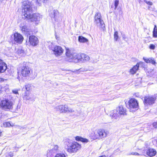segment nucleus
Returning a JSON list of instances; mask_svg holds the SVG:
<instances>
[{"mask_svg": "<svg viewBox=\"0 0 157 157\" xmlns=\"http://www.w3.org/2000/svg\"><path fill=\"white\" fill-rule=\"evenodd\" d=\"M22 14L25 18H27L31 21H39L41 18V16L38 13L32 14L33 11L32 4L28 1H24L22 6Z\"/></svg>", "mask_w": 157, "mask_h": 157, "instance_id": "f257e3e1", "label": "nucleus"}, {"mask_svg": "<svg viewBox=\"0 0 157 157\" xmlns=\"http://www.w3.org/2000/svg\"><path fill=\"white\" fill-rule=\"evenodd\" d=\"M67 57L70 59H72L75 63H77L81 61V59L86 61L90 60L89 57L84 54H79L69 50H67L66 53Z\"/></svg>", "mask_w": 157, "mask_h": 157, "instance_id": "f03ea898", "label": "nucleus"}, {"mask_svg": "<svg viewBox=\"0 0 157 157\" xmlns=\"http://www.w3.org/2000/svg\"><path fill=\"white\" fill-rule=\"evenodd\" d=\"M109 115L113 120L116 121L121 116L127 115L126 109L122 105L118 106L116 109L111 111Z\"/></svg>", "mask_w": 157, "mask_h": 157, "instance_id": "7ed1b4c3", "label": "nucleus"}, {"mask_svg": "<svg viewBox=\"0 0 157 157\" xmlns=\"http://www.w3.org/2000/svg\"><path fill=\"white\" fill-rule=\"evenodd\" d=\"M64 144L67 151L69 153L76 152L81 147V145L77 142L73 143L69 139H66L64 141Z\"/></svg>", "mask_w": 157, "mask_h": 157, "instance_id": "20e7f679", "label": "nucleus"}, {"mask_svg": "<svg viewBox=\"0 0 157 157\" xmlns=\"http://www.w3.org/2000/svg\"><path fill=\"white\" fill-rule=\"evenodd\" d=\"M19 72L22 77L28 78L30 76L32 72V70L28 66L23 64L21 66Z\"/></svg>", "mask_w": 157, "mask_h": 157, "instance_id": "39448f33", "label": "nucleus"}, {"mask_svg": "<svg viewBox=\"0 0 157 157\" xmlns=\"http://www.w3.org/2000/svg\"><path fill=\"white\" fill-rule=\"evenodd\" d=\"M108 133V132L104 129H99L94 133L93 138L94 139H102L106 137Z\"/></svg>", "mask_w": 157, "mask_h": 157, "instance_id": "423d86ee", "label": "nucleus"}, {"mask_svg": "<svg viewBox=\"0 0 157 157\" xmlns=\"http://www.w3.org/2000/svg\"><path fill=\"white\" fill-rule=\"evenodd\" d=\"M0 106L6 110L12 109L13 108V103L8 99L3 98L0 102Z\"/></svg>", "mask_w": 157, "mask_h": 157, "instance_id": "0eeeda50", "label": "nucleus"}, {"mask_svg": "<svg viewBox=\"0 0 157 157\" xmlns=\"http://www.w3.org/2000/svg\"><path fill=\"white\" fill-rule=\"evenodd\" d=\"M126 106L130 109V112H133L138 109V103L135 99L131 98L128 101V104H126Z\"/></svg>", "mask_w": 157, "mask_h": 157, "instance_id": "6e6552de", "label": "nucleus"}, {"mask_svg": "<svg viewBox=\"0 0 157 157\" xmlns=\"http://www.w3.org/2000/svg\"><path fill=\"white\" fill-rule=\"evenodd\" d=\"M49 47L52 50L53 54L56 56L61 55L63 52V50L61 47L58 46H54V45L52 43H51L50 45H49Z\"/></svg>", "mask_w": 157, "mask_h": 157, "instance_id": "1a4fd4ad", "label": "nucleus"}, {"mask_svg": "<svg viewBox=\"0 0 157 157\" xmlns=\"http://www.w3.org/2000/svg\"><path fill=\"white\" fill-rule=\"evenodd\" d=\"M56 109V111H59L60 113H72L74 112V110L72 109L69 108L66 105H60L57 106Z\"/></svg>", "mask_w": 157, "mask_h": 157, "instance_id": "9d476101", "label": "nucleus"}, {"mask_svg": "<svg viewBox=\"0 0 157 157\" xmlns=\"http://www.w3.org/2000/svg\"><path fill=\"white\" fill-rule=\"evenodd\" d=\"M156 99V97L155 96H146L144 98V102L145 106L151 105L155 103Z\"/></svg>", "mask_w": 157, "mask_h": 157, "instance_id": "9b49d317", "label": "nucleus"}, {"mask_svg": "<svg viewBox=\"0 0 157 157\" xmlns=\"http://www.w3.org/2000/svg\"><path fill=\"white\" fill-rule=\"evenodd\" d=\"M142 153L144 155L146 154L149 156L152 157L155 155L156 151L154 149L147 147L143 150Z\"/></svg>", "mask_w": 157, "mask_h": 157, "instance_id": "f8f14e48", "label": "nucleus"}, {"mask_svg": "<svg viewBox=\"0 0 157 157\" xmlns=\"http://www.w3.org/2000/svg\"><path fill=\"white\" fill-rule=\"evenodd\" d=\"M29 42L31 45L35 46L38 44L39 40L35 36L31 35L29 36Z\"/></svg>", "mask_w": 157, "mask_h": 157, "instance_id": "ddd939ff", "label": "nucleus"}, {"mask_svg": "<svg viewBox=\"0 0 157 157\" xmlns=\"http://www.w3.org/2000/svg\"><path fill=\"white\" fill-rule=\"evenodd\" d=\"M59 147L56 145H54L52 149L48 150L47 154V157H51L53 154L59 151Z\"/></svg>", "mask_w": 157, "mask_h": 157, "instance_id": "4468645a", "label": "nucleus"}, {"mask_svg": "<svg viewBox=\"0 0 157 157\" xmlns=\"http://www.w3.org/2000/svg\"><path fill=\"white\" fill-rule=\"evenodd\" d=\"M23 36L20 34L16 33L14 35V40L17 43H21L23 40Z\"/></svg>", "mask_w": 157, "mask_h": 157, "instance_id": "2eb2a0df", "label": "nucleus"}, {"mask_svg": "<svg viewBox=\"0 0 157 157\" xmlns=\"http://www.w3.org/2000/svg\"><path fill=\"white\" fill-rule=\"evenodd\" d=\"M143 63L142 62H140L134 66V67L131 69L130 70V72L132 74H135L139 69V67L140 66H142Z\"/></svg>", "mask_w": 157, "mask_h": 157, "instance_id": "dca6fc26", "label": "nucleus"}, {"mask_svg": "<svg viewBox=\"0 0 157 157\" xmlns=\"http://www.w3.org/2000/svg\"><path fill=\"white\" fill-rule=\"evenodd\" d=\"M6 69V64L2 60L0 59V73L4 72Z\"/></svg>", "mask_w": 157, "mask_h": 157, "instance_id": "f3484780", "label": "nucleus"}, {"mask_svg": "<svg viewBox=\"0 0 157 157\" xmlns=\"http://www.w3.org/2000/svg\"><path fill=\"white\" fill-rule=\"evenodd\" d=\"M58 12L57 10H53L50 14V16L52 19L53 18L54 20L56 21L58 20Z\"/></svg>", "mask_w": 157, "mask_h": 157, "instance_id": "a211bd4d", "label": "nucleus"}, {"mask_svg": "<svg viewBox=\"0 0 157 157\" xmlns=\"http://www.w3.org/2000/svg\"><path fill=\"white\" fill-rule=\"evenodd\" d=\"M34 87V86L31 84H28L25 85L23 87V89L25 90L26 92H27V93L29 94L30 91L32 90Z\"/></svg>", "mask_w": 157, "mask_h": 157, "instance_id": "6ab92c4d", "label": "nucleus"}, {"mask_svg": "<svg viewBox=\"0 0 157 157\" xmlns=\"http://www.w3.org/2000/svg\"><path fill=\"white\" fill-rule=\"evenodd\" d=\"M94 23L98 26H104L105 25L103 21L101 19L95 20Z\"/></svg>", "mask_w": 157, "mask_h": 157, "instance_id": "aec40b11", "label": "nucleus"}, {"mask_svg": "<svg viewBox=\"0 0 157 157\" xmlns=\"http://www.w3.org/2000/svg\"><path fill=\"white\" fill-rule=\"evenodd\" d=\"M75 140L77 141H81L83 143H87L89 140L86 138H82L81 136H77L75 137Z\"/></svg>", "mask_w": 157, "mask_h": 157, "instance_id": "412c9836", "label": "nucleus"}, {"mask_svg": "<svg viewBox=\"0 0 157 157\" xmlns=\"http://www.w3.org/2000/svg\"><path fill=\"white\" fill-rule=\"evenodd\" d=\"M78 41L81 43H85L88 42V40L82 36H79L78 37Z\"/></svg>", "mask_w": 157, "mask_h": 157, "instance_id": "4be33fe9", "label": "nucleus"}, {"mask_svg": "<svg viewBox=\"0 0 157 157\" xmlns=\"http://www.w3.org/2000/svg\"><path fill=\"white\" fill-rule=\"evenodd\" d=\"M29 29H28L27 26H22L21 30L22 32L26 34L27 35H29Z\"/></svg>", "mask_w": 157, "mask_h": 157, "instance_id": "5701e85b", "label": "nucleus"}, {"mask_svg": "<svg viewBox=\"0 0 157 157\" xmlns=\"http://www.w3.org/2000/svg\"><path fill=\"white\" fill-rule=\"evenodd\" d=\"M143 59L147 63H151L153 65H155L156 63V62L154 59L151 58L145 59L144 57Z\"/></svg>", "mask_w": 157, "mask_h": 157, "instance_id": "b1692460", "label": "nucleus"}, {"mask_svg": "<svg viewBox=\"0 0 157 157\" xmlns=\"http://www.w3.org/2000/svg\"><path fill=\"white\" fill-rule=\"evenodd\" d=\"M29 94H28V93H27V92H25L23 97V98L24 100L26 101L30 100L32 101L33 100V99L29 97Z\"/></svg>", "mask_w": 157, "mask_h": 157, "instance_id": "393cba45", "label": "nucleus"}, {"mask_svg": "<svg viewBox=\"0 0 157 157\" xmlns=\"http://www.w3.org/2000/svg\"><path fill=\"white\" fill-rule=\"evenodd\" d=\"M1 89L2 91H5L6 92H9V86L6 85L5 86H2L1 87Z\"/></svg>", "mask_w": 157, "mask_h": 157, "instance_id": "a878e982", "label": "nucleus"}, {"mask_svg": "<svg viewBox=\"0 0 157 157\" xmlns=\"http://www.w3.org/2000/svg\"><path fill=\"white\" fill-rule=\"evenodd\" d=\"M153 37H157V28L156 25H155L153 32Z\"/></svg>", "mask_w": 157, "mask_h": 157, "instance_id": "bb28decb", "label": "nucleus"}, {"mask_svg": "<svg viewBox=\"0 0 157 157\" xmlns=\"http://www.w3.org/2000/svg\"><path fill=\"white\" fill-rule=\"evenodd\" d=\"M101 13H100L98 12L95 15L94 17L95 20L100 19H101Z\"/></svg>", "mask_w": 157, "mask_h": 157, "instance_id": "cd10ccee", "label": "nucleus"}, {"mask_svg": "<svg viewBox=\"0 0 157 157\" xmlns=\"http://www.w3.org/2000/svg\"><path fill=\"white\" fill-rule=\"evenodd\" d=\"M88 70V69L86 68H81L77 71V73H79L80 72L86 71H87Z\"/></svg>", "mask_w": 157, "mask_h": 157, "instance_id": "c85d7f7f", "label": "nucleus"}, {"mask_svg": "<svg viewBox=\"0 0 157 157\" xmlns=\"http://www.w3.org/2000/svg\"><path fill=\"white\" fill-rule=\"evenodd\" d=\"M119 37L118 35L117 32H115L114 34V39L115 41H117L118 40Z\"/></svg>", "mask_w": 157, "mask_h": 157, "instance_id": "c756f323", "label": "nucleus"}, {"mask_svg": "<svg viewBox=\"0 0 157 157\" xmlns=\"http://www.w3.org/2000/svg\"><path fill=\"white\" fill-rule=\"evenodd\" d=\"M3 126L5 127H9L10 126H13V125L9 122H4L3 123Z\"/></svg>", "mask_w": 157, "mask_h": 157, "instance_id": "7c9ffc66", "label": "nucleus"}, {"mask_svg": "<svg viewBox=\"0 0 157 157\" xmlns=\"http://www.w3.org/2000/svg\"><path fill=\"white\" fill-rule=\"evenodd\" d=\"M55 157H66V156L64 154L60 153L56 154Z\"/></svg>", "mask_w": 157, "mask_h": 157, "instance_id": "2f4dec72", "label": "nucleus"}, {"mask_svg": "<svg viewBox=\"0 0 157 157\" xmlns=\"http://www.w3.org/2000/svg\"><path fill=\"white\" fill-rule=\"evenodd\" d=\"M119 3V0H115L114 1V6H115V9H116Z\"/></svg>", "mask_w": 157, "mask_h": 157, "instance_id": "473e14b6", "label": "nucleus"}, {"mask_svg": "<svg viewBox=\"0 0 157 157\" xmlns=\"http://www.w3.org/2000/svg\"><path fill=\"white\" fill-rule=\"evenodd\" d=\"M49 0H36L37 2L38 3L40 4L41 2L45 3L47 2Z\"/></svg>", "mask_w": 157, "mask_h": 157, "instance_id": "72a5a7b5", "label": "nucleus"}, {"mask_svg": "<svg viewBox=\"0 0 157 157\" xmlns=\"http://www.w3.org/2000/svg\"><path fill=\"white\" fill-rule=\"evenodd\" d=\"M144 1L149 5L151 6L153 4L152 2L150 1H148L147 0H144Z\"/></svg>", "mask_w": 157, "mask_h": 157, "instance_id": "f704fd0d", "label": "nucleus"}, {"mask_svg": "<svg viewBox=\"0 0 157 157\" xmlns=\"http://www.w3.org/2000/svg\"><path fill=\"white\" fill-rule=\"evenodd\" d=\"M149 48L151 49H154L155 48V46L153 44H151L149 46Z\"/></svg>", "mask_w": 157, "mask_h": 157, "instance_id": "c9c22d12", "label": "nucleus"}, {"mask_svg": "<svg viewBox=\"0 0 157 157\" xmlns=\"http://www.w3.org/2000/svg\"><path fill=\"white\" fill-rule=\"evenodd\" d=\"M122 38H123V40H124L125 41H127L126 40V39L127 38V37H126V36H125V34H123L122 35Z\"/></svg>", "mask_w": 157, "mask_h": 157, "instance_id": "e433bc0d", "label": "nucleus"}, {"mask_svg": "<svg viewBox=\"0 0 157 157\" xmlns=\"http://www.w3.org/2000/svg\"><path fill=\"white\" fill-rule=\"evenodd\" d=\"M153 126L155 128H157V121L153 123Z\"/></svg>", "mask_w": 157, "mask_h": 157, "instance_id": "4c0bfd02", "label": "nucleus"}, {"mask_svg": "<svg viewBox=\"0 0 157 157\" xmlns=\"http://www.w3.org/2000/svg\"><path fill=\"white\" fill-rule=\"evenodd\" d=\"M130 154L134 155H140L139 153L137 152H132Z\"/></svg>", "mask_w": 157, "mask_h": 157, "instance_id": "58836bf2", "label": "nucleus"}, {"mask_svg": "<svg viewBox=\"0 0 157 157\" xmlns=\"http://www.w3.org/2000/svg\"><path fill=\"white\" fill-rule=\"evenodd\" d=\"M13 92L14 94H18V91L17 90H13Z\"/></svg>", "mask_w": 157, "mask_h": 157, "instance_id": "ea45409f", "label": "nucleus"}, {"mask_svg": "<svg viewBox=\"0 0 157 157\" xmlns=\"http://www.w3.org/2000/svg\"><path fill=\"white\" fill-rule=\"evenodd\" d=\"M4 80L5 79L4 78H0V82H4Z\"/></svg>", "mask_w": 157, "mask_h": 157, "instance_id": "a19ab883", "label": "nucleus"}, {"mask_svg": "<svg viewBox=\"0 0 157 157\" xmlns=\"http://www.w3.org/2000/svg\"><path fill=\"white\" fill-rule=\"evenodd\" d=\"M155 142L156 144H157V137H156L154 140V142L155 143Z\"/></svg>", "mask_w": 157, "mask_h": 157, "instance_id": "79ce46f5", "label": "nucleus"}, {"mask_svg": "<svg viewBox=\"0 0 157 157\" xmlns=\"http://www.w3.org/2000/svg\"><path fill=\"white\" fill-rule=\"evenodd\" d=\"M17 127H18V128H19L20 129H21L22 128H24L23 127H21V126H17Z\"/></svg>", "mask_w": 157, "mask_h": 157, "instance_id": "37998d69", "label": "nucleus"}, {"mask_svg": "<svg viewBox=\"0 0 157 157\" xmlns=\"http://www.w3.org/2000/svg\"><path fill=\"white\" fill-rule=\"evenodd\" d=\"M9 155H10V157H12V156H13V154H12V153H11V154L10 153V154H9Z\"/></svg>", "mask_w": 157, "mask_h": 157, "instance_id": "c03bdc74", "label": "nucleus"}, {"mask_svg": "<svg viewBox=\"0 0 157 157\" xmlns=\"http://www.w3.org/2000/svg\"><path fill=\"white\" fill-rule=\"evenodd\" d=\"M2 132H0V136L2 135Z\"/></svg>", "mask_w": 157, "mask_h": 157, "instance_id": "a18cd8bd", "label": "nucleus"}]
</instances>
